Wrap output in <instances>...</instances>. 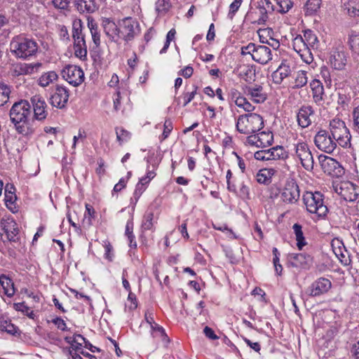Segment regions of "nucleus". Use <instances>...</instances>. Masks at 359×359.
Masks as SVG:
<instances>
[{
	"label": "nucleus",
	"mask_w": 359,
	"mask_h": 359,
	"mask_svg": "<svg viewBox=\"0 0 359 359\" xmlns=\"http://www.w3.org/2000/svg\"><path fill=\"white\" fill-rule=\"evenodd\" d=\"M31 106L28 101L20 100L13 104L9 116L16 130L23 135H29L34 133V128L29 122Z\"/></svg>",
	"instance_id": "f257e3e1"
},
{
	"label": "nucleus",
	"mask_w": 359,
	"mask_h": 359,
	"mask_svg": "<svg viewBox=\"0 0 359 359\" xmlns=\"http://www.w3.org/2000/svg\"><path fill=\"white\" fill-rule=\"evenodd\" d=\"M38 49L39 46L35 40L22 34L15 36L10 43V50L12 55L22 60L35 55Z\"/></svg>",
	"instance_id": "f03ea898"
},
{
	"label": "nucleus",
	"mask_w": 359,
	"mask_h": 359,
	"mask_svg": "<svg viewBox=\"0 0 359 359\" xmlns=\"http://www.w3.org/2000/svg\"><path fill=\"white\" fill-rule=\"evenodd\" d=\"M273 11L270 0H259L252 2L244 18V22L249 24L264 25L269 20L268 14Z\"/></svg>",
	"instance_id": "7ed1b4c3"
},
{
	"label": "nucleus",
	"mask_w": 359,
	"mask_h": 359,
	"mask_svg": "<svg viewBox=\"0 0 359 359\" xmlns=\"http://www.w3.org/2000/svg\"><path fill=\"white\" fill-rule=\"evenodd\" d=\"M263 127V118L256 113L241 114L236 119V128L241 134L250 135L256 133Z\"/></svg>",
	"instance_id": "20e7f679"
},
{
	"label": "nucleus",
	"mask_w": 359,
	"mask_h": 359,
	"mask_svg": "<svg viewBox=\"0 0 359 359\" xmlns=\"http://www.w3.org/2000/svg\"><path fill=\"white\" fill-rule=\"evenodd\" d=\"M329 133L343 148H350L351 146V135L344 121L339 118H333L330 121Z\"/></svg>",
	"instance_id": "39448f33"
},
{
	"label": "nucleus",
	"mask_w": 359,
	"mask_h": 359,
	"mask_svg": "<svg viewBox=\"0 0 359 359\" xmlns=\"http://www.w3.org/2000/svg\"><path fill=\"white\" fill-rule=\"evenodd\" d=\"M304 203L306 210L318 217L326 216L328 208L325 205L323 195L319 191H307L303 195Z\"/></svg>",
	"instance_id": "423d86ee"
},
{
	"label": "nucleus",
	"mask_w": 359,
	"mask_h": 359,
	"mask_svg": "<svg viewBox=\"0 0 359 359\" xmlns=\"http://www.w3.org/2000/svg\"><path fill=\"white\" fill-rule=\"evenodd\" d=\"M241 53L242 55H250L254 61L262 65H265L272 60L270 48L264 45L250 43L241 47Z\"/></svg>",
	"instance_id": "0eeeda50"
},
{
	"label": "nucleus",
	"mask_w": 359,
	"mask_h": 359,
	"mask_svg": "<svg viewBox=\"0 0 359 359\" xmlns=\"http://www.w3.org/2000/svg\"><path fill=\"white\" fill-rule=\"evenodd\" d=\"M293 152L292 155L295 160H298L302 167L306 170L313 168L314 160L309 144L302 140H299L293 144Z\"/></svg>",
	"instance_id": "6e6552de"
},
{
	"label": "nucleus",
	"mask_w": 359,
	"mask_h": 359,
	"mask_svg": "<svg viewBox=\"0 0 359 359\" xmlns=\"http://www.w3.org/2000/svg\"><path fill=\"white\" fill-rule=\"evenodd\" d=\"M82 28L83 25L81 20H75L73 22L72 38L74 39V54L80 59H85L87 56V45Z\"/></svg>",
	"instance_id": "1a4fd4ad"
},
{
	"label": "nucleus",
	"mask_w": 359,
	"mask_h": 359,
	"mask_svg": "<svg viewBox=\"0 0 359 359\" xmlns=\"http://www.w3.org/2000/svg\"><path fill=\"white\" fill-rule=\"evenodd\" d=\"M333 189L346 201L359 202V184L350 181H342L334 183Z\"/></svg>",
	"instance_id": "9d476101"
},
{
	"label": "nucleus",
	"mask_w": 359,
	"mask_h": 359,
	"mask_svg": "<svg viewBox=\"0 0 359 359\" xmlns=\"http://www.w3.org/2000/svg\"><path fill=\"white\" fill-rule=\"evenodd\" d=\"M19 228L15 221L10 217H4L0 222V234L6 242L17 243L19 241Z\"/></svg>",
	"instance_id": "9b49d317"
},
{
	"label": "nucleus",
	"mask_w": 359,
	"mask_h": 359,
	"mask_svg": "<svg viewBox=\"0 0 359 359\" xmlns=\"http://www.w3.org/2000/svg\"><path fill=\"white\" fill-rule=\"evenodd\" d=\"M314 143L318 149L327 154H332L338 144L329 131L323 129L316 134Z\"/></svg>",
	"instance_id": "f8f14e48"
},
{
	"label": "nucleus",
	"mask_w": 359,
	"mask_h": 359,
	"mask_svg": "<svg viewBox=\"0 0 359 359\" xmlns=\"http://www.w3.org/2000/svg\"><path fill=\"white\" fill-rule=\"evenodd\" d=\"M140 34V25L132 18H124L120 24V39L126 41L133 40Z\"/></svg>",
	"instance_id": "ddd939ff"
},
{
	"label": "nucleus",
	"mask_w": 359,
	"mask_h": 359,
	"mask_svg": "<svg viewBox=\"0 0 359 359\" xmlns=\"http://www.w3.org/2000/svg\"><path fill=\"white\" fill-rule=\"evenodd\" d=\"M62 77L73 86H79L84 81V73L76 65H68L62 72Z\"/></svg>",
	"instance_id": "4468645a"
},
{
	"label": "nucleus",
	"mask_w": 359,
	"mask_h": 359,
	"mask_svg": "<svg viewBox=\"0 0 359 359\" xmlns=\"http://www.w3.org/2000/svg\"><path fill=\"white\" fill-rule=\"evenodd\" d=\"M300 197V191L298 184L294 180H288L285 182L280 192V198L287 203H295Z\"/></svg>",
	"instance_id": "2eb2a0df"
},
{
	"label": "nucleus",
	"mask_w": 359,
	"mask_h": 359,
	"mask_svg": "<svg viewBox=\"0 0 359 359\" xmlns=\"http://www.w3.org/2000/svg\"><path fill=\"white\" fill-rule=\"evenodd\" d=\"M243 90V93L255 103H263L267 99V93L260 84L245 85Z\"/></svg>",
	"instance_id": "dca6fc26"
},
{
	"label": "nucleus",
	"mask_w": 359,
	"mask_h": 359,
	"mask_svg": "<svg viewBox=\"0 0 359 359\" xmlns=\"http://www.w3.org/2000/svg\"><path fill=\"white\" fill-rule=\"evenodd\" d=\"M69 93L65 86H57L50 97V103L54 107L63 109L69 100Z\"/></svg>",
	"instance_id": "f3484780"
},
{
	"label": "nucleus",
	"mask_w": 359,
	"mask_h": 359,
	"mask_svg": "<svg viewBox=\"0 0 359 359\" xmlns=\"http://www.w3.org/2000/svg\"><path fill=\"white\" fill-rule=\"evenodd\" d=\"M292 46L304 62L307 64H310L313 62V57L311 49L306 46L302 35H297L293 39Z\"/></svg>",
	"instance_id": "a211bd4d"
},
{
	"label": "nucleus",
	"mask_w": 359,
	"mask_h": 359,
	"mask_svg": "<svg viewBox=\"0 0 359 359\" xmlns=\"http://www.w3.org/2000/svg\"><path fill=\"white\" fill-rule=\"evenodd\" d=\"M330 63L331 66L337 70L343 69L347 62V54L344 50V48L339 46L332 48L330 55Z\"/></svg>",
	"instance_id": "6ab92c4d"
},
{
	"label": "nucleus",
	"mask_w": 359,
	"mask_h": 359,
	"mask_svg": "<svg viewBox=\"0 0 359 359\" xmlns=\"http://www.w3.org/2000/svg\"><path fill=\"white\" fill-rule=\"evenodd\" d=\"M287 259L289 264L297 269H309L313 263V257L304 252L290 254Z\"/></svg>",
	"instance_id": "aec40b11"
},
{
	"label": "nucleus",
	"mask_w": 359,
	"mask_h": 359,
	"mask_svg": "<svg viewBox=\"0 0 359 359\" xmlns=\"http://www.w3.org/2000/svg\"><path fill=\"white\" fill-rule=\"evenodd\" d=\"M34 111V117L38 121L46 119L48 115L47 104L44 99L38 95L32 97L30 100Z\"/></svg>",
	"instance_id": "412c9836"
},
{
	"label": "nucleus",
	"mask_w": 359,
	"mask_h": 359,
	"mask_svg": "<svg viewBox=\"0 0 359 359\" xmlns=\"http://www.w3.org/2000/svg\"><path fill=\"white\" fill-rule=\"evenodd\" d=\"M332 287L331 281L325 278H319L316 280L309 287V295L318 297L327 293Z\"/></svg>",
	"instance_id": "4be33fe9"
},
{
	"label": "nucleus",
	"mask_w": 359,
	"mask_h": 359,
	"mask_svg": "<svg viewBox=\"0 0 359 359\" xmlns=\"http://www.w3.org/2000/svg\"><path fill=\"white\" fill-rule=\"evenodd\" d=\"M41 67V62L19 63L14 67L13 74L15 76L32 75L38 73Z\"/></svg>",
	"instance_id": "5701e85b"
},
{
	"label": "nucleus",
	"mask_w": 359,
	"mask_h": 359,
	"mask_svg": "<svg viewBox=\"0 0 359 359\" xmlns=\"http://www.w3.org/2000/svg\"><path fill=\"white\" fill-rule=\"evenodd\" d=\"M314 115V111L311 106H302L298 111L297 119L298 125L302 128H308L311 123V117Z\"/></svg>",
	"instance_id": "b1692460"
},
{
	"label": "nucleus",
	"mask_w": 359,
	"mask_h": 359,
	"mask_svg": "<svg viewBox=\"0 0 359 359\" xmlns=\"http://www.w3.org/2000/svg\"><path fill=\"white\" fill-rule=\"evenodd\" d=\"M291 72L290 63L287 60H283L277 69L273 72L271 75L273 81L276 84H280L284 79L291 74Z\"/></svg>",
	"instance_id": "393cba45"
},
{
	"label": "nucleus",
	"mask_w": 359,
	"mask_h": 359,
	"mask_svg": "<svg viewBox=\"0 0 359 359\" xmlns=\"http://www.w3.org/2000/svg\"><path fill=\"white\" fill-rule=\"evenodd\" d=\"M104 32L109 40L118 43L120 39V27L116 23L109 19H104L102 22Z\"/></svg>",
	"instance_id": "a878e982"
},
{
	"label": "nucleus",
	"mask_w": 359,
	"mask_h": 359,
	"mask_svg": "<svg viewBox=\"0 0 359 359\" xmlns=\"http://www.w3.org/2000/svg\"><path fill=\"white\" fill-rule=\"evenodd\" d=\"M319 161L324 172L332 175L334 171L340 167L339 163L333 158L320 155Z\"/></svg>",
	"instance_id": "bb28decb"
},
{
	"label": "nucleus",
	"mask_w": 359,
	"mask_h": 359,
	"mask_svg": "<svg viewBox=\"0 0 359 359\" xmlns=\"http://www.w3.org/2000/svg\"><path fill=\"white\" fill-rule=\"evenodd\" d=\"M0 284L4 290V293L8 297H12L15 292L14 283L11 278L5 274L0 275Z\"/></svg>",
	"instance_id": "cd10ccee"
},
{
	"label": "nucleus",
	"mask_w": 359,
	"mask_h": 359,
	"mask_svg": "<svg viewBox=\"0 0 359 359\" xmlns=\"http://www.w3.org/2000/svg\"><path fill=\"white\" fill-rule=\"evenodd\" d=\"M275 173L276 170L273 168L261 169L256 175V180L259 184H269Z\"/></svg>",
	"instance_id": "c85d7f7f"
},
{
	"label": "nucleus",
	"mask_w": 359,
	"mask_h": 359,
	"mask_svg": "<svg viewBox=\"0 0 359 359\" xmlns=\"http://www.w3.org/2000/svg\"><path fill=\"white\" fill-rule=\"evenodd\" d=\"M88 27L90 29V34L92 36L93 41L96 48L99 47L101 43L100 41V33L98 30L97 23L92 18H88Z\"/></svg>",
	"instance_id": "c756f323"
},
{
	"label": "nucleus",
	"mask_w": 359,
	"mask_h": 359,
	"mask_svg": "<svg viewBox=\"0 0 359 359\" xmlns=\"http://www.w3.org/2000/svg\"><path fill=\"white\" fill-rule=\"evenodd\" d=\"M65 341L71 345L69 349L78 351L81 348L83 343H86V338L81 334H74L73 337H66Z\"/></svg>",
	"instance_id": "7c9ffc66"
},
{
	"label": "nucleus",
	"mask_w": 359,
	"mask_h": 359,
	"mask_svg": "<svg viewBox=\"0 0 359 359\" xmlns=\"http://www.w3.org/2000/svg\"><path fill=\"white\" fill-rule=\"evenodd\" d=\"M13 309L18 312H20L22 315L27 316L29 318L34 320L36 317L34 311L28 306L25 302L13 303Z\"/></svg>",
	"instance_id": "2f4dec72"
},
{
	"label": "nucleus",
	"mask_w": 359,
	"mask_h": 359,
	"mask_svg": "<svg viewBox=\"0 0 359 359\" xmlns=\"http://www.w3.org/2000/svg\"><path fill=\"white\" fill-rule=\"evenodd\" d=\"M292 229L297 241V246L299 250H302L307 244L302 231V226L299 224L295 223L292 226Z\"/></svg>",
	"instance_id": "473e14b6"
},
{
	"label": "nucleus",
	"mask_w": 359,
	"mask_h": 359,
	"mask_svg": "<svg viewBox=\"0 0 359 359\" xmlns=\"http://www.w3.org/2000/svg\"><path fill=\"white\" fill-rule=\"evenodd\" d=\"M98 8L95 0H79L78 9L81 12L89 13L95 12Z\"/></svg>",
	"instance_id": "72a5a7b5"
},
{
	"label": "nucleus",
	"mask_w": 359,
	"mask_h": 359,
	"mask_svg": "<svg viewBox=\"0 0 359 359\" xmlns=\"http://www.w3.org/2000/svg\"><path fill=\"white\" fill-rule=\"evenodd\" d=\"M58 78L57 73L54 71H50L43 74L38 80V83L41 87L48 86Z\"/></svg>",
	"instance_id": "f704fd0d"
},
{
	"label": "nucleus",
	"mask_w": 359,
	"mask_h": 359,
	"mask_svg": "<svg viewBox=\"0 0 359 359\" xmlns=\"http://www.w3.org/2000/svg\"><path fill=\"white\" fill-rule=\"evenodd\" d=\"M269 149L271 160H285L288 157V152L282 146L273 147Z\"/></svg>",
	"instance_id": "c9c22d12"
},
{
	"label": "nucleus",
	"mask_w": 359,
	"mask_h": 359,
	"mask_svg": "<svg viewBox=\"0 0 359 359\" xmlns=\"http://www.w3.org/2000/svg\"><path fill=\"white\" fill-rule=\"evenodd\" d=\"M260 147L270 146L273 141V135L271 131H262L257 133Z\"/></svg>",
	"instance_id": "e433bc0d"
},
{
	"label": "nucleus",
	"mask_w": 359,
	"mask_h": 359,
	"mask_svg": "<svg viewBox=\"0 0 359 359\" xmlns=\"http://www.w3.org/2000/svg\"><path fill=\"white\" fill-rule=\"evenodd\" d=\"M303 39H304L305 43L309 49L311 48H314L317 47L318 43V39L317 36L311 29H306L304 32Z\"/></svg>",
	"instance_id": "4c0bfd02"
},
{
	"label": "nucleus",
	"mask_w": 359,
	"mask_h": 359,
	"mask_svg": "<svg viewBox=\"0 0 359 359\" xmlns=\"http://www.w3.org/2000/svg\"><path fill=\"white\" fill-rule=\"evenodd\" d=\"M343 8L351 17L359 16V4H357L355 1L348 0L347 2L345 1Z\"/></svg>",
	"instance_id": "58836bf2"
},
{
	"label": "nucleus",
	"mask_w": 359,
	"mask_h": 359,
	"mask_svg": "<svg viewBox=\"0 0 359 359\" xmlns=\"http://www.w3.org/2000/svg\"><path fill=\"white\" fill-rule=\"evenodd\" d=\"M133 219L128 220L126 225L125 235L127 236L129 241V245L130 248H136L137 243L135 241V237L133 233Z\"/></svg>",
	"instance_id": "ea45409f"
},
{
	"label": "nucleus",
	"mask_w": 359,
	"mask_h": 359,
	"mask_svg": "<svg viewBox=\"0 0 359 359\" xmlns=\"http://www.w3.org/2000/svg\"><path fill=\"white\" fill-rule=\"evenodd\" d=\"M150 327L153 337H160L163 341H169V338L163 327L160 326L157 323H155L154 325L150 326Z\"/></svg>",
	"instance_id": "a19ab883"
},
{
	"label": "nucleus",
	"mask_w": 359,
	"mask_h": 359,
	"mask_svg": "<svg viewBox=\"0 0 359 359\" xmlns=\"http://www.w3.org/2000/svg\"><path fill=\"white\" fill-rule=\"evenodd\" d=\"M322 0H307L305 4L306 15H311L316 13L320 8Z\"/></svg>",
	"instance_id": "79ce46f5"
},
{
	"label": "nucleus",
	"mask_w": 359,
	"mask_h": 359,
	"mask_svg": "<svg viewBox=\"0 0 359 359\" xmlns=\"http://www.w3.org/2000/svg\"><path fill=\"white\" fill-rule=\"evenodd\" d=\"M170 8V0H157L156 2V11L158 15H164Z\"/></svg>",
	"instance_id": "37998d69"
},
{
	"label": "nucleus",
	"mask_w": 359,
	"mask_h": 359,
	"mask_svg": "<svg viewBox=\"0 0 359 359\" xmlns=\"http://www.w3.org/2000/svg\"><path fill=\"white\" fill-rule=\"evenodd\" d=\"M11 89L8 85L0 83V107L6 104L9 100Z\"/></svg>",
	"instance_id": "c03bdc74"
},
{
	"label": "nucleus",
	"mask_w": 359,
	"mask_h": 359,
	"mask_svg": "<svg viewBox=\"0 0 359 359\" xmlns=\"http://www.w3.org/2000/svg\"><path fill=\"white\" fill-rule=\"evenodd\" d=\"M307 72L304 70H300L297 73V76L294 80V87L300 88L306 85L308 82V78L306 76Z\"/></svg>",
	"instance_id": "a18cd8bd"
},
{
	"label": "nucleus",
	"mask_w": 359,
	"mask_h": 359,
	"mask_svg": "<svg viewBox=\"0 0 359 359\" xmlns=\"http://www.w3.org/2000/svg\"><path fill=\"white\" fill-rule=\"evenodd\" d=\"M348 44L353 52H359V34L352 31L348 36Z\"/></svg>",
	"instance_id": "49530a36"
},
{
	"label": "nucleus",
	"mask_w": 359,
	"mask_h": 359,
	"mask_svg": "<svg viewBox=\"0 0 359 359\" xmlns=\"http://www.w3.org/2000/svg\"><path fill=\"white\" fill-rule=\"evenodd\" d=\"M236 105L239 108L243 109L248 113H252L255 109V107L244 96L236 101Z\"/></svg>",
	"instance_id": "de8ad7c7"
},
{
	"label": "nucleus",
	"mask_w": 359,
	"mask_h": 359,
	"mask_svg": "<svg viewBox=\"0 0 359 359\" xmlns=\"http://www.w3.org/2000/svg\"><path fill=\"white\" fill-rule=\"evenodd\" d=\"M154 213L152 212H147L144 217L142 223V228L144 231L151 230L153 227Z\"/></svg>",
	"instance_id": "09e8293b"
},
{
	"label": "nucleus",
	"mask_w": 359,
	"mask_h": 359,
	"mask_svg": "<svg viewBox=\"0 0 359 359\" xmlns=\"http://www.w3.org/2000/svg\"><path fill=\"white\" fill-rule=\"evenodd\" d=\"M116 140L121 144L128 142L130 138V133L122 128H116Z\"/></svg>",
	"instance_id": "8fccbe9b"
},
{
	"label": "nucleus",
	"mask_w": 359,
	"mask_h": 359,
	"mask_svg": "<svg viewBox=\"0 0 359 359\" xmlns=\"http://www.w3.org/2000/svg\"><path fill=\"white\" fill-rule=\"evenodd\" d=\"M147 187L144 185L142 183L138 182L136 184L134 193H133V197L131 198V203H134V205L137 203V201L142 196V194L144 193V191L147 189Z\"/></svg>",
	"instance_id": "3c124183"
},
{
	"label": "nucleus",
	"mask_w": 359,
	"mask_h": 359,
	"mask_svg": "<svg viewBox=\"0 0 359 359\" xmlns=\"http://www.w3.org/2000/svg\"><path fill=\"white\" fill-rule=\"evenodd\" d=\"M198 87L196 85L192 86V90L191 92L184 93L182 95L183 107H186L191 102L197 93Z\"/></svg>",
	"instance_id": "603ef678"
},
{
	"label": "nucleus",
	"mask_w": 359,
	"mask_h": 359,
	"mask_svg": "<svg viewBox=\"0 0 359 359\" xmlns=\"http://www.w3.org/2000/svg\"><path fill=\"white\" fill-rule=\"evenodd\" d=\"M243 0H234L229 6V11L227 14V18L232 20L235 14L238 11L242 4Z\"/></svg>",
	"instance_id": "864d4df0"
},
{
	"label": "nucleus",
	"mask_w": 359,
	"mask_h": 359,
	"mask_svg": "<svg viewBox=\"0 0 359 359\" xmlns=\"http://www.w3.org/2000/svg\"><path fill=\"white\" fill-rule=\"evenodd\" d=\"M279 6L280 13H287L292 7L293 2L291 0H275Z\"/></svg>",
	"instance_id": "5fc2aeb1"
},
{
	"label": "nucleus",
	"mask_w": 359,
	"mask_h": 359,
	"mask_svg": "<svg viewBox=\"0 0 359 359\" xmlns=\"http://www.w3.org/2000/svg\"><path fill=\"white\" fill-rule=\"evenodd\" d=\"M353 128L359 134V105L352 111Z\"/></svg>",
	"instance_id": "6e6d98bb"
},
{
	"label": "nucleus",
	"mask_w": 359,
	"mask_h": 359,
	"mask_svg": "<svg viewBox=\"0 0 359 359\" xmlns=\"http://www.w3.org/2000/svg\"><path fill=\"white\" fill-rule=\"evenodd\" d=\"M313 93V98L315 102L320 104L324 100V88L320 87L316 90H312Z\"/></svg>",
	"instance_id": "4d7b16f0"
},
{
	"label": "nucleus",
	"mask_w": 359,
	"mask_h": 359,
	"mask_svg": "<svg viewBox=\"0 0 359 359\" xmlns=\"http://www.w3.org/2000/svg\"><path fill=\"white\" fill-rule=\"evenodd\" d=\"M269 149L260 150L255 153L254 157L258 161H271Z\"/></svg>",
	"instance_id": "13d9d810"
},
{
	"label": "nucleus",
	"mask_w": 359,
	"mask_h": 359,
	"mask_svg": "<svg viewBox=\"0 0 359 359\" xmlns=\"http://www.w3.org/2000/svg\"><path fill=\"white\" fill-rule=\"evenodd\" d=\"M172 123L170 120H165L163 125V132L161 135V141L165 140L172 130Z\"/></svg>",
	"instance_id": "bf43d9fd"
},
{
	"label": "nucleus",
	"mask_w": 359,
	"mask_h": 359,
	"mask_svg": "<svg viewBox=\"0 0 359 359\" xmlns=\"http://www.w3.org/2000/svg\"><path fill=\"white\" fill-rule=\"evenodd\" d=\"M339 251H340V253H338L337 250H334V252L336 255V256L340 259L341 262L344 264V265H348L350 262V259L346 257V252H344V250L341 248H339Z\"/></svg>",
	"instance_id": "052dcab7"
},
{
	"label": "nucleus",
	"mask_w": 359,
	"mask_h": 359,
	"mask_svg": "<svg viewBox=\"0 0 359 359\" xmlns=\"http://www.w3.org/2000/svg\"><path fill=\"white\" fill-rule=\"evenodd\" d=\"M5 194V203L6 205V206L8 208H11V205H13L16 199H17V196L15 194V192H11V193H4Z\"/></svg>",
	"instance_id": "680f3d73"
},
{
	"label": "nucleus",
	"mask_w": 359,
	"mask_h": 359,
	"mask_svg": "<svg viewBox=\"0 0 359 359\" xmlns=\"http://www.w3.org/2000/svg\"><path fill=\"white\" fill-rule=\"evenodd\" d=\"M232 177V172L231 170H228L226 172V183H227V189L233 193H236V187L234 183H232L231 179Z\"/></svg>",
	"instance_id": "e2e57ef3"
},
{
	"label": "nucleus",
	"mask_w": 359,
	"mask_h": 359,
	"mask_svg": "<svg viewBox=\"0 0 359 359\" xmlns=\"http://www.w3.org/2000/svg\"><path fill=\"white\" fill-rule=\"evenodd\" d=\"M72 0H53V4L55 8L60 9H66Z\"/></svg>",
	"instance_id": "0e129e2a"
},
{
	"label": "nucleus",
	"mask_w": 359,
	"mask_h": 359,
	"mask_svg": "<svg viewBox=\"0 0 359 359\" xmlns=\"http://www.w3.org/2000/svg\"><path fill=\"white\" fill-rule=\"evenodd\" d=\"M52 323L55 326H57V327L59 330H60L62 331H65L67 328L66 323L65 322V320L63 319H62L61 318H60V317H56L55 318L53 319L52 320Z\"/></svg>",
	"instance_id": "69168bd1"
},
{
	"label": "nucleus",
	"mask_w": 359,
	"mask_h": 359,
	"mask_svg": "<svg viewBox=\"0 0 359 359\" xmlns=\"http://www.w3.org/2000/svg\"><path fill=\"white\" fill-rule=\"evenodd\" d=\"M59 36L60 39L64 41H69V34L68 33V30L65 25L60 26L59 28Z\"/></svg>",
	"instance_id": "338daca9"
},
{
	"label": "nucleus",
	"mask_w": 359,
	"mask_h": 359,
	"mask_svg": "<svg viewBox=\"0 0 359 359\" xmlns=\"http://www.w3.org/2000/svg\"><path fill=\"white\" fill-rule=\"evenodd\" d=\"M238 194H239V196L243 199L249 198V195H250L249 188L244 183H243L241 184L240 189H239Z\"/></svg>",
	"instance_id": "774afa93"
}]
</instances>
